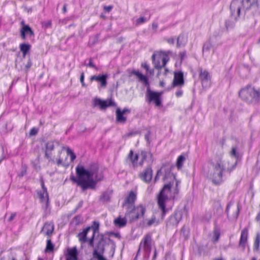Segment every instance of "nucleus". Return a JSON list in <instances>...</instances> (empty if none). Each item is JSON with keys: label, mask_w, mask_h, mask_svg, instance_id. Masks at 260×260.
I'll return each instance as SVG.
<instances>
[{"label": "nucleus", "mask_w": 260, "mask_h": 260, "mask_svg": "<svg viewBox=\"0 0 260 260\" xmlns=\"http://www.w3.org/2000/svg\"><path fill=\"white\" fill-rule=\"evenodd\" d=\"M77 178L73 176L71 179L80 186L83 191L88 188L94 189L96 182L100 181L102 177L99 174L98 166L93 164L87 169L82 166L76 168Z\"/></svg>", "instance_id": "nucleus-1"}, {"label": "nucleus", "mask_w": 260, "mask_h": 260, "mask_svg": "<svg viewBox=\"0 0 260 260\" xmlns=\"http://www.w3.org/2000/svg\"><path fill=\"white\" fill-rule=\"evenodd\" d=\"M230 11L235 19H237L246 12H249L254 16H259V0H233L230 5Z\"/></svg>", "instance_id": "nucleus-2"}, {"label": "nucleus", "mask_w": 260, "mask_h": 260, "mask_svg": "<svg viewBox=\"0 0 260 260\" xmlns=\"http://www.w3.org/2000/svg\"><path fill=\"white\" fill-rule=\"evenodd\" d=\"M173 179L172 181L164 186L157 197V204L161 211L162 218L169 210L166 208L167 204L174 200L179 193L178 185L180 182L176 180L174 176Z\"/></svg>", "instance_id": "nucleus-3"}, {"label": "nucleus", "mask_w": 260, "mask_h": 260, "mask_svg": "<svg viewBox=\"0 0 260 260\" xmlns=\"http://www.w3.org/2000/svg\"><path fill=\"white\" fill-rule=\"evenodd\" d=\"M236 166V162L231 164L230 160H225L222 157H215L210 161L208 168L219 170L223 173L225 171L231 172Z\"/></svg>", "instance_id": "nucleus-4"}, {"label": "nucleus", "mask_w": 260, "mask_h": 260, "mask_svg": "<svg viewBox=\"0 0 260 260\" xmlns=\"http://www.w3.org/2000/svg\"><path fill=\"white\" fill-rule=\"evenodd\" d=\"M236 166V162L231 164L230 160H225L222 157H215L210 161L208 168L219 170L223 173L225 171L231 172Z\"/></svg>", "instance_id": "nucleus-5"}, {"label": "nucleus", "mask_w": 260, "mask_h": 260, "mask_svg": "<svg viewBox=\"0 0 260 260\" xmlns=\"http://www.w3.org/2000/svg\"><path fill=\"white\" fill-rule=\"evenodd\" d=\"M239 94L243 101L248 103H256L260 101V89L247 87L241 89Z\"/></svg>", "instance_id": "nucleus-6"}, {"label": "nucleus", "mask_w": 260, "mask_h": 260, "mask_svg": "<svg viewBox=\"0 0 260 260\" xmlns=\"http://www.w3.org/2000/svg\"><path fill=\"white\" fill-rule=\"evenodd\" d=\"M171 53L170 51L167 52L160 51L153 53L152 56V59L155 68L160 69L165 67L170 59L169 54Z\"/></svg>", "instance_id": "nucleus-7"}, {"label": "nucleus", "mask_w": 260, "mask_h": 260, "mask_svg": "<svg viewBox=\"0 0 260 260\" xmlns=\"http://www.w3.org/2000/svg\"><path fill=\"white\" fill-rule=\"evenodd\" d=\"M145 211V209L142 205L137 207L129 206L126 208L125 217L129 219L130 221H133L143 216Z\"/></svg>", "instance_id": "nucleus-8"}, {"label": "nucleus", "mask_w": 260, "mask_h": 260, "mask_svg": "<svg viewBox=\"0 0 260 260\" xmlns=\"http://www.w3.org/2000/svg\"><path fill=\"white\" fill-rule=\"evenodd\" d=\"M204 173L213 184H219L222 182L223 172L207 167L204 169Z\"/></svg>", "instance_id": "nucleus-9"}, {"label": "nucleus", "mask_w": 260, "mask_h": 260, "mask_svg": "<svg viewBox=\"0 0 260 260\" xmlns=\"http://www.w3.org/2000/svg\"><path fill=\"white\" fill-rule=\"evenodd\" d=\"M62 149H66L67 151V155L64 159L60 156L56 160V164L58 166H62L67 167L70 163L73 162L76 158V155L69 147H63Z\"/></svg>", "instance_id": "nucleus-10"}, {"label": "nucleus", "mask_w": 260, "mask_h": 260, "mask_svg": "<svg viewBox=\"0 0 260 260\" xmlns=\"http://www.w3.org/2000/svg\"><path fill=\"white\" fill-rule=\"evenodd\" d=\"M162 92H155L151 90L150 87H148L147 89L146 93V101L148 103H150L153 102L156 106H159L161 105V96Z\"/></svg>", "instance_id": "nucleus-11"}, {"label": "nucleus", "mask_w": 260, "mask_h": 260, "mask_svg": "<svg viewBox=\"0 0 260 260\" xmlns=\"http://www.w3.org/2000/svg\"><path fill=\"white\" fill-rule=\"evenodd\" d=\"M152 247V238L150 234H147L144 236L141 240L138 252L143 251L148 256L149 255Z\"/></svg>", "instance_id": "nucleus-12"}, {"label": "nucleus", "mask_w": 260, "mask_h": 260, "mask_svg": "<svg viewBox=\"0 0 260 260\" xmlns=\"http://www.w3.org/2000/svg\"><path fill=\"white\" fill-rule=\"evenodd\" d=\"M182 217L181 211H176L169 218L167 222V226L169 228L176 226Z\"/></svg>", "instance_id": "nucleus-13"}, {"label": "nucleus", "mask_w": 260, "mask_h": 260, "mask_svg": "<svg viewBox=\"0 0 260 260\" xmlns=\"http://www.w3.org/2000/svg\"><path fill=\"white\" fill-rule=\"evenodd\" d=\"M58 145V143L57 142L54 141H49L46 143V150L45 156V157H46L48 159L49 161H54L51 158V152L54 150L55 145Z\"/></svg>", "instance_id": "nucleus-14"}, {"label": "nucleus", "mask_w": 260, "mask_h": 260, "mask_svg": "<svg viewBox=\"0 0 260 260\" xmlns=\"http://www.w3.org/2000/svg\"><path fill=\"white\" fill-rule=\"evenodd\" d=\"M94 106H99L101 109H104L107 107L113 106L114 103L111 100H102L99 98H95L93 100Z\"/></svg>", "instance_id": "nucleus-15"}, {"label": "nucleus", "mask_w": 260, "mask_h": 260, "mask_svg": "<svg viewBox=\"0 0 260 260\" xmlns=\"http://www.w3.org/2000/svg\"><path fill=\"white\" fill-rule=\"evenodd\" d=\"M141 160L139 162L140 166H142L145 162L148 165H151L154 160L152 154L148 151H142L141 152Z\"/></svg>", "instance_id": "nucleus-16"}, {"label": "nucleus", "mask_w": 260, "mask_h": 260, "mask_svg": "<svg viewBox=\"0 0 260 260\" xmlns=\"http://www.w3.org/2000/svg\"><path fill=\"white\" fill-rule=\"evenodd\" d=\"M41 186L42 188V191L38 192V194L41 202L44 203L46 208H47L48 205L49 197L47 190V188L45 187L44 183L43 181H42L41 182Z\"/></svg>", "instance_id": "nucleus-17"}, {"label": "nucleus", "mask_w": 260, "mask_h": 260, "mask_svg": "<svg viewBox=\"0 0 260 260\" xmlns=\"http://www.w3.org/2000/svg\"><path fill=\"white\" fill-rule=\"evenodd\" d=\"M200 78L203 87L207 88L210 86L211 77L207 71L201 70L200 73Z\"/></svg>", "instance_id": "nucleus-18"}, {"label": "nucleus", "mask_w": 260, "mask_h": 260, "mask_svg": "<svg viewBox=\"0 0 260 260\" xmlns=\"http://www.w3.org/2000/svg\"><path fill=\"white\" fill-rule=\"evenodd\" d=\"M90 230L91 228H86L78 234L77 237L80 243H85L88 242L89 243V238L90 237L89 234H91L90 232Z\"/></svg>", "instance_id": "nucleus-19"}, {"label": "nucleus", "mask_w": 260, "mask_h": 260, "mask_svg": "<svg viewBox=\"0 0 260 260\" xmlns=\"http://www.w3.org/2000/svg\"><path fill=\"white\" fill-rule=\"evenodd\" d=\"M99 227V223L97 221H94L91 226L88 228H91L90 232L91 233L90 237L89 238V245L91 247H93V239L96 233L98 232Z\"/></svg>", "instance_id": "nucleus-20"}, {"label": "nucleus", "mask_w": 260, "mask_h": 260, "mask_svg": "<svg viewBox=\"0 0 260 260\" xmlns=\"http://www.w3.org/2000/svg\"><path fill=\"white\" fill-rule=\"evenodd\" d=\"M152 170L150 167H147L143 172L140 174V178L146 183L149 182L152 177Z\"/></svg>", "instance_id": "nucleus-21"}, {"label": "nucleus", "mask_w": 260, "mask_h": 260, "mask_svg": "<svg viewBox=\"0 0 260 260\" xmlns=\"http://www.w3.org/2000/svg\"><path fill=\"white\" fill-rule=\"evenodd\" d=\"M108 75L107 74L102 75H94L90 77L91 81H96L100 83L101 87L105 88L107 84V79Z\"/></svg>", "instance_id": "nucleus-22"}, {"label": "nucleus", "mask_w": 260, "mask_h": 260, "mask_svg": "<svg viewBox=\"0 0 260 260\" xmlns=\"http://www.w3.org/2000/svg\"><path fill=\"white\" fill-rule=\"evenodd\" d=\"M54 229L53 222H46L44 223L41 232L48 237H50L54 231Z\"/></svg>", "instance_id": "nucleus-23"}, {"label": "nucleus", "mask_w": 260, "mask_h": 260, "mask_svg": "<svg viewBox=\"0 0 260 260\" xmlns=\"http://www.w3.org/2000/svg\"><path fill=\"white\" fill-rule=\"evenodd\" d=\"M173 86H181L184 84L183 75L182 72L175 73L173 81Z\"/></svg>", "instance_id": "nucleus-24"}, {"label": "nucleus", "mask_w": 260, "mask_h": 260, "mask_svg": "<svg viewBox=\"0 0 260 260\" xmlns=\"http://www.w3.org/2000/svg\"><path fill=\"white\" fill-rule=\"evenodd\" d=\"M248 235V229L246 228L244 229L241 232L240 240L239 244V246L243 248V249H244L245 248L247 241Z\"/></svg>", "instance_id": "nucleus-25"}, {"label": "nucleus", "mask_w": 260, "mask_h": 260, "mask_svg": "<svg viewBox=\"0 0 260 260\" xmlns=\"http://www.w3.org/2000/svg\"><path fill=\"white\" fill-rule=\"evenodd\" d=\"M136 200V194L133 191H131L125 201L123 206H125L126 208H128L129 206H134V204Z\"/></svg>", "instance_id": "nucleus-26"}, {"label": "nucleus", "mask_w": 260, "mask_h": 260, "mask_svg": "<svg viewBox=\"0 0 260 260\" xmlns=\"http://www.w3.org/2000/svg\"><path fill=\"white\" fill-rule=\"evenodd\" d=\"M131 74L137 76L139 78V81L143 83L146 86H148V87H149V83L147 76L143 75L138 71L136 70L132 71Z\"/></svg>", "instance_id": "nucleus-27"}, {"label": "nucleus", "mask_w": 260, "mask_h": 260, "mask_svg": "<svg viewBox=\"0 0 260 260\" xmlns=\"http://www.w3.org/2000/svg\"><path fill=\"white\" fill-rule=\"evenodd\" d=\"M230 205H228L226 207V212L227 213V215L231 219H235L238 217L239 215V210L238 206H237L235 208L234 212L232 214H231L230 212Z\"/></svg>", "instance_id": "nucleus-28"}, {"label": "nucleus", "mask_w": 260, "mask_h": 260, "mask_svg": "<svg viewBox=\"0 0 260 260\" xmlns=\"http://www.w3.org/2000/svg\"><path fill=\"white\" fill-rule=\"evenodd\" d=\"M127 218L125 216L123 218L118 217L114 220L115 225L119 228H122L125 226L127 222Z\"/></svg>", "instance_id": "nucleus-29"}, {"label": "nucleus", "mask_w": 260, "mask_h": 260, "mask_svg": "<svg viewBox=\"0 0 260 260\" xmlns=\"http://www.w3.org/2000/svg\"><path fill=\"white\" fill-rule=\"evenodd\" d=\"M187 42V37L184 35H180L178 36L177 41V47L179 48L185 45Z\"/></svg>", "instance_id": "nucleus-30"}, {"label": "nucleus", "mask_w": 260, "mask_h": 260, "mask_svg": "<svg viewBox=\"0 0 260 260\" xmlns=\"http://www.w3.org/2000/svg\"><path fill=\"white\" fill-rule=\"evenodd\" d=\"M121 111L119 108L117 109L116 111V121L119 123H124L126 120V117L123 116Z\"/></svg>", "instance_id": "nucleus-31"}, {"label": "nucleus", "mask_w": 260, "mask_h": 260, "mask_svg": "<svg viewBox=\"0 0 260 260\" xmlns=\"http://www.w3.org/2000/svg\"><path fill=\"white\" fill-rule=\"evenodd\" d=\"M111 194L112 192L109 191L103 192L100 197V201L103 203L109 202L110 200Z\"/></svg>", "instance_id": "nucleus-32"}, {"label": "nucleus", "mask_w": 260, "mask_h": 260, "mask_svg": "<svg viewBox=\"0 0 260 260\" xmlns=\"http://www.w3.org/2000/svg\"><path fill=\"white\" fill-rule=\"evenodd\" d=\"M77 253L76 249H71L69 251V255L66 260H77Z\"/></svg>", "instance_id": "nucleus-33"}, {"label": "nucleus", "mask_w": 260, "mask_h": 260, "mask_svg": "<svg viewBox=\"0 0 260 260\" xmlns=\"http://www.w3.org/2000/svg\"><path fill=\"white\" fill-rule=\"evenodd\" d=\"M30 48V45L26 44H21L20 45V51L23 53V56L24 57Z\"/></svg>", "instance_id": "nucleus-34"}, {"label": "nucleus", "mask_w": 260, "mask_h": 260, "mask_svg": "<svg viewBox=\"0 0 260 260\" xmlns=\"http://www.w3.org/2000/svg\"><path fill=\"white\" fill-rule=\"evenodd\" d=\"M133 151L131 150L128 155V158L131 160L133 165L135 166L137 163V161L138 159V155L136 154L134 156H133Z\"/></svg>", "instance_id": "nucleus-35"}, {"label": "nucleus", "mask_w": 260, "mask_h": 260, "mask_svg": "<svg viewBox=\"0 0 260 260\" xmlns=\"http://www.w3.org/2000/svg\"><path fill=\"white\" fill-rule=\"evenodd\" d=\"M185 160V157L184 155H181L178 156L176 162V165L178 169H180L182 168Z\"/></svg>", "instance_id": "nucleus-36"}, {"label": "nucleus", "mask_w": 260, "mask_h": 260, "mask_svg": "<svg viewBox=\"0 0 260 260\" xmlns=\"http://www.w3.org/2000/svg\"><path fill=\"white\" fill-rule=\"evenodd\" d=\"M54 249V244L51 242L50 239H48L47 240V245L45 249V251L46 252H51L53 251Z\"/></svg>", "instance_id": "nucleus-37"}, {"label": "nucleus", "mask_w": 260, "mask_h": 260, "mask_svg": "<svg viewBox=\"0 0 260 260\" xmlns=\"http://www.w3.org/2000/svg\"><path fill=\"white\" fill-rule=\"evenodd\" d=\"M1 260H16V257L13 253L8 252L1 258Z\"/></svg>", "instance_id": "nucleus-38"}, {"label": "nucleus", "mask_w": 260, "mask_h": 260, "mask_svg": "<svg viewBox=\"0 0 260 260\" xmlns=\"http://www.w3.org/2000/svg\"><path fill=\"white\" fill-rule=\"evenodd\" d=\"M259 244H260V235H257L256 237L255 238L254 245H253V250L257 251L259 250Z\"/></svg>", "instance_id": "nucleus-39"}, {"label": "nucleus", "mask_w": 260, "mask_h": 260, "mask_svg": "<svg viewBox=\"0 0 260 260\" xmlns=\"http://www.w3.org/2000/svg\"><path fill=\"white\" fill-rule=\"evenodd\" d=\"M230 155L231 156V159H232V163H234V162H236V163L237 164V155L236 148H235V147L232 148V150L230 152Z\"/></svg>", "instance_id": "nucleus-40"}, {"label": "nucleus", "mask_w": 260, "mask_h": 260, "mask_svg": "<svg viewBox=\"0 0 260 260\" xmlns=\"http://www.w3.org/2000/svg\"><path fill=\"white\" fill-rule=\"evenodd\" d=\"M213 235L214 238L213 242L216 243L218 241L220 237V233L219 230L215 229L213 232Z\"/></svg>", "instance_id": "nucleus-41"}, {"label": "nucleus", "mask_w": 260, "mask_h": 260, "mask_svg": "<svg viewBox=\"0 0 260 260\" xmlns=\"http://www.w3.org/2000/svg\"><path fill=\"white\" fill-rule=\"evenodd\" d=\"M25 34H29L30 36H32L34 35L33 31L31 28L28 25H24L22 28Z\"/></svg>", "instance_id": "nucleus-42"}, {"label": "nucleus", "mask_w": 260, "mask_h": 260, "mask_svg": "<svg viewBox=\"0 0 260 260\" xmlns=\"http://www.w3.org/2000/svg\"><path fill=\"white\" fill-rule=\"evenodd\" d=\"M212 45L210 42L206 43L203 47V52L204 53L205 52L209 51Z\"/></svg>", "instance_id": "nucleus-43"}, {"label": "nucleus", "mask_w": 260, "mask_h": 260, "mask_svg": "<svg viewBox=\"0 0 260 260\" xmlns=\"http://www.w3.org/2000/svg\"><path fill=\"white\" fill-rule=\"evenodd\" d=\"M147 20L146 18H145L144 17H141L137 19V20L136 21V25H139L141 24L144 23V22L147 21Z\"/></svg>", "instance_id": "nucleus-44"}, {"label": "nucleus", "mask_w": 260, "mask_h": 260, "mask_svg": "<svg viewBox=\"0 0 260 260\" xmlns=\"http://www.w3.org/2000/svg\"><path fill=\"white\" fill-rule=\"evenodd\" d=\"M158 223V222L156 221L155 217L154 216H153L150 219H149L148 221L147 224L149 226H151L154 224H157Z\"/></svg>", "instance_id": "nucleus-45"}, {"label": "nucleus", "mask_w": 260, "mask_h": 260, "mask_svg": "<svg viewBox=\"0 0 260 260\" xmlns=\"http://www.w3.org/2000/svg\"><path fill=\"white\" fill-rule=\"evenodd\" d=\"M141 67L145 69H146V71L147 72H149L150 74H152L153 73V70H149V65L146 63L144 62L141 64Z\"/></svg>", "instance_id": "nucleus-46"}, {"label": "nucleus", "mask_w": 260, "mask_h": 260, "mask_svg": "<svg viewBox=\"0 0 260 260\" xmlns=\"http://www.w3.org/2000/svg\"><path fill=\"white\" fill-rule=\"evenodd\" d=\"M212 217V213L210 211L207 212L204 216V219L205 221H208L210 220V219Z\"/></svg>", "instance_id": "nucleus-47"}, {"label": "nucleus", "mask_w": 260, "mask_h": 260, "mask_svg": "<svg viewBox=\"0 0 260 260\" xmlns=\"http://www.w3.org/2000/svg\"><path fill=\"white\" fill-rule=\"evenodd\" d=\"M42 26L44 27L45 28H49L51 26V21H44L42 22Z\"/></svg>", "instance_id": "nucleus-48"}, {"label": "nucleus", "mask_w": 260, "mask_h": 260, "mask_svg": "<svg viewBox=\"0 0 260 260\" xmlns=\"http://www.w3.org/2000/svg\"><path fill=\"white\" fill-rule=\"evenodd\" d=\"M162 168H161V169L159 170L157 172V174L155 177V178H154V181L155 182H156L157 180H158V177L162 173Z\"/></svg>", "instance_id": "nucleus-49"}, {"label": "nucleus", "mask_w": 260, "mask_h": 260, "mask_svg": "<svg viewBox=\"0 0 260 260\" xmlns=\"http://www.w3.org/2000/svg\"><path fill=\"white\" fill-rule=\"evenodd\" d=\"M16 216V213H12L11 214L10 216L8 219V222H11L15 218Z\"/></svg>", "instance_id": "nucleus-50"}, {"label": "nucleus", "mask_w": 260, "mask_h": 260, "mask_svg": "<svg viewBox=\"0 0 260 260\" xmlns=\"http://www.w3.org/2000/svg\"><path fill=\"white\" fill-rule=\"evenodd\" d=\"M87 66L91 67V68H95L96 69V67H95V66L92 62L91 58H90L89 62L88 64H87Z\"/></svg>", "instance_id": "nucleus-51"}, {"label": "nucleus", "mask_w": 260, "mask_h": 260, "mask_svg": "<svg viewBox=\"0 0 260 260\" xmlns=\"http://www.w3.org/2000/svg\"><path fill=\"white\" fill-rule=\"evenodd\" d=\"M166 40L170 44L173 45L175 43V39L173 38H168Z\"/></svg>", "instance_id": "nucleus-52"}, {"label": "nucleus", "mask_w": 260, "mask_h": 260, "mask_svg": "<svg viewBox=\"0 0 260 260\" xmlns=\"http://www.w3.org/2000/svg\"><path fill=\"white\" fill-rule=\"evenodd\" d=\"M31 65H32L31 62L30 61V60H29L28 61L27 63H26V64L25 65V68H26V71H28V70L30 68Z\"/></svg>", "instance_id": "nucleus-53"}, {"label": "nucleus", "mask_w": 260, "mask_h": 260, "mask_svg": "<svg viewBox=\"0 0 260 260\" xmlns=\"http://www.w3.org/2000/svg\"><path fill=\"white\" fill-rule=\"evenodd\" d=\"M112 8H113V7L112 6H108L104 7L105 11L107 12H110L112 10Z\"/></svg>", "instance_id": "nucleus-54"}, {"label": "nucleus", "mask_w": 260, "mask_h": 260, "mask_svg": "<svg viewBox=\"0 0 260 260\" xmlns=\"http://www.w3.org/2000/svg\"><path fill=\"white\" fill-rule=\"evenodd\" d=\"M182 94H183V91L182 90H180V89L177 91L175 93V95L177 97H180V96H182Z\"/></svg>", "instance_id": "nucleus-55"}, {"label": "nucleus", "mask_w": 260, "mask_h": 260, "mask_svg": "<svg viewBox=\"0 0 260 260\" xmlns=\"http://www.w3.org/2000/svg\"><path fill=\"white\" fill-rule=\"evenodd\" d=\"M84 73H82L80 76V82L82 83V85H84Z\"/></svg>", "instance_id": "nucleus-56"}, {"label": "nucleus", "mask_w": 260, "mask_h": 260, "mask_svg": "<svg viewBox=\"0 0 260 260\" xmlns=\"http://www.w3.org/2000/svg\"><path fill=\"white\" fill-rule=\"evenodd\" d=\"M37 133V130L35 128H32L30 132V135L31 136L35 135Z\"/></svg>", "instance_id": "nucleus-57"}, {"label": "nucleus", "mask_w": 260, "mask_h": 260, "mask_svg": "<svg viewBox=\"0 0 260 260\" xmlns=\"http://www.w3.org/2000/svg\"><path fill=\"white\" fill-rule=\"evenodd\" d=\"M21 36L23 39H25V32H24L22 29L21 30Z\"/></svg>", "instance_id": "nucleus-58"}, {"label": "nucleus", "mask_w": 260, "mask_h": 260, "mask_svg": "<svg viewBox=\"0 0 260 260\" xmlns=\"http://www.w3.org/2000/svg\"><path fill=\"white\" fill-rule=\"evenodd\" d=\"M181 59H182L186 55V53L185 52H180L179 54Z\"/></svg>", "instance_id": "nucleus-59"}, {"label": "nucleus", "mask_w": 260, "mask_h": 260, "mask_svg": "<svg viewBox=\"0 0 260 260\" xmlns=\"http://www.w3.org/2000/svg\"><path fill=\"white\" fill-rule=\"evenodd\" d=\"M121 112L123 114H124L126 112H130V110L127 109H124L122 111H121Z\"/></svg>", "instance_id": "nucleus-60"}, {"label": "nucleus", "mask_w": 260, "mask_h": 260, "mask_svg": "<svg viewBox=\"0 0 260 260\" xmlns=\"http://www.w3.org/2000/svg\"><path fill=\"white\" fill-rule=\"evenodd\" d=\"M25 11H26L28 13L31 12L32 11V8H25Z\"/></svg>", "instance_id": "nucleus-61"}, {"label": "nucleus", "mask_w": 260, "mask_h": 260, "mask_svg": "<svg viewBox=\"0 0 260 260\" xmlns=\"http://www.w3.org/2000/svg\"><path fill=\"white\" fill-rule=\"evenodd\" d=\"M63 13H66L67 12V7L66 5H64L62 9Z\"/></svg>", "instance_id": "nucleus-62"}, {"label": "nucleus", "mask_w": 260, "mask_h": 260, "mask_svg": "<svg viewBox=\"0 0 260 260\" xmlns=\"http://www.w3.org/2000/svg\"><path fill=\"white\" fill-rule=\"evenodd\" d=\"M165 84V82H164V81H160V83H159V85H160V86H161V87H164Z\"/></svg>", "instance_id": "nucleus-63"}, {"label": "nucleus", "mask_w": 260, "mask_h": 260, "mask_svg": "<svg viewBox=\"0 0 260 260\" xmlns=\"http://www.w3.org/2000/svg\"><path fill=\"white\" fill-rule=\"evenodd\" d=\"M152 27H153V28H154V29H156V28L157 27V25L156 24H154V23H153V24H152Z\"/></svg>", "instance_id": "nucleus-64"}]
</instances>
